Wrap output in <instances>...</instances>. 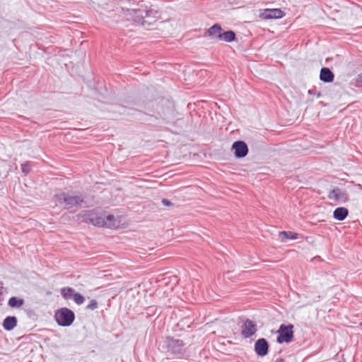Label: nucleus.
Segmentation results:
<instances>
[{"mask_svg": "<svg viewBox=\"0 0 362 362\" xmlns=\"http://www.w3.org/2000/svg\"><path fill=\"white\" fill-rule=\"evenodd\" d=\"M122 10L128 21H132L144 26L152 25L157 21L159 17L158 11L148 8L143 4H137V7L127 8L126 11Z\"/></svg>", "mask_w": 362, "mask_h": 362, "instance_id": "obj_1", "label": "nucleus"}, {"mask_svg": "<svg viewBox=\"0 0 362 362\" xmlns=\"http://www.w3.org/2000/svg\"><path fill=\"white\" fill-rule=\"evenodd\" d=\"M54 317L58 325L69 327L75 320V314L69 308H62L55 311Z\"/></svg>", "mask_w": 362, "mask_h": 362, "instance_id": "obj_4", "label": "nucleus"}, {"mask_svg": "<svg viewBox=\"0 0 362 362\" xmlns=\"http://www.w3.org/2000/svg\"><path fill=\"white\" fill-rule=\"evenodd\" d=\"M62 296L64 299H69L71 296L74 297V289L71 287H64L60 291Z\"/></svg>", "mask_w": 362, "mask_h": 362, "instance_id": "obj_20", "label": "nucleus"}, {"mask_svg": "<svg viewBox=\"0 0 362 362\" xmlns=\"http://www.w3.org/2000/svg\"><path fill=\"white\" fill-rule=\"evenodd\" d=\"M98 306V303L96 300H91L89 303L86 305L87 310H95Z\"/></svg>", "mask_w": 362, "mask_h": 362, "instance_id": "obj_23", "label": "nucleus"}, {"mask_svg": "<svg viewBox=\"0 0 362 362\" xmlns=\"http://www.w3.org/2000/svg\"><path fill=\"white\" fill-rule=\"evenodd\" d=\"M358 187H359L360 189L362 190V185H358Z\"/></svg>", "mask_w": 362, "mask_h": 362, "instance_id": "obj_28", "label": "nucleus"}, {"mask_svg": "<svg viewBox=\"0 0 362 362\" xmlns=\"http://www.w3.org/2000/svg\"><path fill=\"white\" fill-rule=\"evenodd\" d=\"M284 16V13L280 8H267L260 15L264 19H278Z\"/></svg>", "mask_w": 362, "mask_h": 362, "instance_id": "obj_11", "label": "nucleus"}, {"mask_svg": "<svg viewBox=\"0 0 362 362\" xmlns=\"http://www.w3.org/2000/svg\"><path fill=\"white\" fill-rule=\"evenodd\" d=\"M327 197L329 200L334 201L337 203H345L349 200V195L347 192L339 187H335L330 190Z\"/></svg>", "mask_w": 362, "mask_h": 362, "instance_id": "obj_7", "label": "nucleus"}, {"mask_svg": "<svg viewBox=\"0 0 362 362\" xmlns=\"http://www.w3.org/2000/svg\"><path fill=\"white\" fill-rule=\"evenodd\" d=\"M17 323L16 317L8 316L4 320L2 326L5 330L11 331L17 326Z\"/></svg>", "mask_w": 362, "mask_h": 362, "instance_id": "obj_14", "label": "nucleus"}, {"mask_svg": "<svg viewBox=\"0 0 362 362\" xmlns=\"http://www.w3.org/2000/svg\"><path fill=\"white\" fill-rule=\"evenodd\" d=\"M236 40V35L233 30H228L222 32L221 35H219V40L226 42H231Z\"/></svg>", "mask_w": 362, "mask_h": 362, "instance_id": "obj_16", "label": "nucleus"}, {"mask_svg": "<svg viewBox=\"0 0 362 362\" xmlns=\"http://www.w3.org/2000/svg\"><path fill=\"white\" fill-rule=\"evenodd\" d=\"M232 150H233L236 158H245L249 152L247 144L241 140L235 141L233 144Z\"/></svg>", "mask_w": 362, "mask_h": 362, "instance_id": "obj_8", "label": "nucleus"}, {"mask_svg": "<svg viewBox=\"0 0 362 362\" xmlns=\"http://www.w3.org/2000/svg\"><path fill=\"white\" fill-rule=\"evenodd\" d=\"M279 238H281L282 241H285L286 240H296L298 238V234L292 231H281L279 233Z\"/></svg>", "mask_w": 362, "mask_h": 362, "instance_id": "obj_18", "label": "nucleus"}, {"mask_svg": "<svg viewBox=\"0 0 362 362\" xmlns=\"http://www.w3.org/2000/svg\"><path fill=\"white\" fill-rule=\"evenodd\" d=\"M276 362H287V361L284 358H277Z\"/></svg>", "mask_w": 362, "mask_h": 362, "instance_id": "obj_27", "label": "nucleus"}, {"mask_svg": "<svg viewBox=\"0 0 362 362\" xmlns=\"http://www.w3.org/2000/svg\"><path fill=\"white\" fill-rule=\"evenodd\" d=\"M254 350L258 356L263 357L268 354L269 344L264 338L258 339L254 346Z\"/></svg>", "mask_w": 362, "mask_h": 362, "instance_id": "obj_9", "label": "nucleus"}, {"mask_svg": "<svg viewBox=\"0 0 362 362\" xmlns=\"http://www.w3.org/2000/svg\"><path fill=\"white\" fill-rule=\"evenodd\" d=\"M309 95H316L317 98H320L322 96V94L320 92H318L316 93V91L315 89H310L308 91Z\"/></svg>", "mask_w": 362, "mask_h": 362, "instance_id": "obj_24", "label": "nucleus"}, {"mask_svg": "<svg viewBox=\"0 0 362 362\" xmlns=\"http://www.w3.org/2000/svg\"><path fill=\"white\" fill-rule=\"evenodd\" d=\"M73 299L77 305L83 304L85 300V298L79 293H75Z\"/></svg>", "mask_w": 362, "mask_h": 362, "instance_id": "obj_22", "label": "nucleus"}, {"mask_svg": "<svg viewBox=\"0 0 362 362\" xmlns=\"http://www.w3.org/2000/svg\"><path fill=\"white\" fill-rule=\"evenodd\" d=\"M60 204L64 205V209H69L74 206H81L85 202L84 197L81 194L69 192H61L54 195Z\"/></svg>", "mask_w": 362, "mask_h": 362, "instance_id": "obj_3", "label": "nucleus"}, {"mask_svg": "<svg viewBox=\"0 0 362 362\" xmlns=\"http://www.w3.org/2000/svg\"><path fill=\"white\" fill-rule=\"evenodd\" d=\"M357 86L362 85V74H359L356 79Z\"/></svg>", "mask_w": 362, "mask_h": 362, "instance_id": "obj_26", "label": "nucleus"}, {"mask_svg": "<svg viewBox=\"0 0 362 362\" xmlns=\"http://www.w3.org/2000/svg\"><path fill=\"white\" fill-rule=\"evenodd\" d=\"M348 215L349 210L343 206L337 207L333 211L334 218L339 221L345 220Z\"/></svg>", "mask_w": 362, "mask_h": 362, "instance_id": "obj_15", "label": "nucleus"}, {"mask_svg": "<svg viewBox=\"0 0 362 362\" xmlns=\"http://www.w3.org/2000/svg\"><path fill=\"white\" fill-rule=\"evenodd\" d=\"M162 348L168 355L177 358H182L185 354V343L179 339L173 337H166L163 341Z\"/></svg>", "mask_w": 362, "mask_h": 362, "instance_id": "obj_2", "label": "nucleus"}, {"mask_svg": "<svg viewBox=\"0 0 362 362\" xmlns=\"http://www.w3.org/2000/svg\"><path fill=\"white\" fill-rule=\"evenodd\" d=\"M118 226V223L115 219V217L113 215L109 214L107 216L105 215V223L104 227L110 228H116Z\"/></svg>", "mask_w": 362, "mask_h": 362, "instance_id": "obj_17", "label": "nucleus"}, {"mask_svg": "<svg viewBox=\"0 0 362 362\" xmlns=\"http://www.w3.org/2000/svg\"><path fill=\"white\" fill-rule=\"evenodd\" d=\"M161 202L164 206H169L173 204L170 200L166 199H163Z\"/></svg>", "mask_w": 362, "mask_h": 362, "instance_id": "obj_25", "label": "nucleus"}, {"mask_svg": "<svg viewBox=\"0 0 362 362\" xmlns=\"http://www.w3.org/2000/svg\"><path fill=\"white\" fill-rule=\"evenodd\" d=\"M81 221L86 223H90L95 226L104 227L105 214L95 210L86 211L83 214H79Z\"/></svg>", "mask_w": 362, "mask_h": 362, "instance_id": "obj_5", "label": "nucleus"}, {"mask_svg": "<svg viewBox=\"0 0 362 362\" xmlns=\"http://www.w3.org/2000/svg\"><path fill=\"white\" fill-rule=\"evenodd\" d=\"M257 331L255 322L250 319H247L242 326L241 334L244 338L247 339L254 335Z\"/></svg>", "mask_w": 362, "mask_h": 362, "instance_id": "obj_10", "label": "nucleus"}, {"mask_svg": "<svg viewBox=\"0 0 362 362\" xmlns=\"http://www.w3.org/2000/svg\"><path fill=\"white\" fill-rule=\"evenodd\" d=\"M222 32H223V29H222L221 25L218 23H216V24L213 25L211 27H210L206 30V34L211 39L219 40V35H221Z\"/></svg>", "mask_w": 362, "mask_h": 362, "instance_id": "obj_13", "label": "nucleus"}, {"mask_svg": "<svg viewBox=\"0 0 362 362\" xmlns=\"http://www.w3.org/2000/svg\"><path fill=\"white\" fill-rule=\"evenodd\" d=\"M334 79V74L328 67H322L320 71V80L324 83H331Z\"/></svg>", "mask_w": 362, "mask_h": 362, "instance_id": "obj_12", "label": "nucleus"}, {"mask_svg": "<svg viewBox=\"0 0 362 362\" xmlns=\"http://www.w3.org/2000/svg\"><path fill=\"white\" fill-rule=\"evenodd\" d=\"M293 327L294 326L292 324H281L276 332L278 334L276 342L278 344L291 342L294 337Z\"/></svg>", "mask_w": 362, "mask_h": 362, "instance_id": "obj_6", "label": "nucleus"}, {"mask_svg": "<svg viewBox=\"0 0 362 362\" xmlns=\"http://www.w3.org/2000/svg\"><path fill=\"white\" fill-rule=\"evenodd\" d=\"M21 171L25 175H27L30 173L31 165L29 161L25 162L21 164Z\"/></svg>", "mask_w": 362, "mask_h": 362, "instance_id": "obj_21", "label": "nucleus"}, {"mask_svg": "<svg viewBox=\"0 0 362 362\" xmlns=\"http://www.w3.org/2000/svg\"><path fill=\"white\" fill-rule=\"evenodd\" d=\"M24 304V300L16 296L11 297L8 300V305L11 308H20Z\"/></svg>", "mask_w": 362, "mask_h": 362, "instance_id": "obj_19", "label": "nucleus"}]
</instances>
